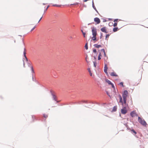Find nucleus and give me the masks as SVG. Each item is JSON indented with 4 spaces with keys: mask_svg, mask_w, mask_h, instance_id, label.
<instances>
[{
    "mask_svg": "<svg viewBox=\"0 0 148 148\" xmlns=\"http://www.w3.org/2000/svg\"><path fill=\"white\" fill-rule=\"evenodd\" d=\"M128 91L126 90H125L122 94V97L124 101L123 103V102L121 96L120 95H119V97L120 99L119 102L121 103L123 105V103L125 104H126V98L128 96Z\"/></svg>",
    "mask_w": 148,
    "mask_h": 148,
    "instance_id": "obj_1",
    "label": "nucleus"
},
{
    "mask_svg": "<svg viewBox=\"0 0 148 148\" xmlns=\"http://www.w3.org/2000/svg\"><path fill=\"white\" fill-rule=\"evenodd\" d=\"M138 120L140 123L144 126H146L147 123L144 119L141 118L140 117H138Z\"/></svg>",
    "mask_w": 148,
    "mask_h": 148,
    "instance_id": "obj_2",
    "label": "nucleus"
},
{
    "mask_svg": "<svg viewBox=\"0 0 148 148\" xmlns=\"http://www.w3.org/2000/svg\"><path fill=\"white\" fill-rule=\"evenodd\" d=\"M127 110L126 107H123L121 110V112L123 114H125L127 112Z\"/></svg>",
    "mask_w": 148,
    "mask_h": 148,
    "instance_id": "obj_3",
    "label": "nucleus"
},
{
    "mask_svg": "<svg viewBox=\"0 0 148 148\" xmlns=\"http://www.w3.org/2000/svg\"><path fill=\"white\" fill-rule=\"evenodd\" d=\"M130 115L132 117H134L135 116H138V115L136 114V111L134 110L131 112L130 113Z\"/></svg>",
    "mask_w": 148,
    "mask_h": 148,
    "instance_id": "obj_4",
    "label": "nucleus"
},
{
    "mask_svg": "<svg viewBox=\"0 0 148 148\" xmlns=\"http://www.w3.org/2000/svg\"><path fill=\"white\" fill-rule=\"evenodd\" d=\"M92 32L93 36H96L97 35V32L96 29L95 28H94V27H93L92 28Z\"/></svg>",
    "mask_w": 148,
    "mask_h": 148,
    "instance_id": "obj_5",
    "label": "nucleus"
},
{
    "mask_svg": "<svg viewBox=\"0 0 148 148\" xmlns=\"http://www.w3.org/2000/svg\"><path fill=\"white\" fill-rule=\"evenodd\" d=\"M106 81L108 84L111 85L112 87L113 88L114 90L115 89L114 86L113 84L108 79H106Z\"/></svg>",
    "mask_w": 148,
    "mask_h": 148,
    "instance_id": "obj_6",
    "label": "nucleus"
},
{
    "mask_svg": "<svg viewBox=\"0 0 148 148\" xmlns=\"http://www.w3.org/2000/svg\"><path fill=\"white\" fill-rule=\"evenodd\" d=\"M108 69V67L107 66V65L106 64H105L104 66V72L106 73L107 75H108V74L107 72Z\"/></svg>",
    "mask_w": 148,
    "mask_h": 148,
    "instance_id": "obj_7",
    "label": "nucleus"
},
{
    "mask_svg": "<svg viewBox=\"0 0 148 148\" xmlns=\"http://www.w3.org/2000/svg\"><path fill=\"white\" fill-rule=\"evenodd\" d=\"M94 21L95 22H96L97 24H99L100 22V19L97 17H96L94 18Z\"/></svg>",
    "mask_w": 148,
    "mask_h": 148,
    "instance_id": "obj_8",
    "label": "nucleus"
},
{
    "mask_svg": "<svg viewBox=\"0 0 148 148\" xmlns=\"http://www.w3.org/2000/svg\"><path fill=\"white\" fill-rule=\"evenodd\" d=\"M101 30L103 32H104L106 33H107L108 32H107L106 27H103L101 29Z\"/></svg>",
    "mask_w": 148,
    "mask_h": 148,
    "instance_id": "obj_9",
    "label": "nucleus"
},
{
    "mask_svg": "<svg viewBox=\"0 0 148 148\" xmlns=\"http://www.w3.org/2000/svg\"><path fill=\"white\" fill-rule=\"evenodd\" d=\"M110 75L112 76L118 77V75L114 72H112L111 73Z\"/></svg>",
    "mask_w": 148,
    "mask_h": 148,
    "instance_id": "obj_10",
    "label": "nucleus"
},
{
    "mask_svg": "<svg viewBox=\"0 0 148 148\" xmlns=\"http://www.w3.org/2000/svg\"><path fill=\"white\" fill-rule=\"evenodd\" d=\"M94 46L96 48H99L100 47H101L102 46L100 45H98V44H96L94 45Z\"/></svg>",
    "mask_w": 148,
    "mask_h": 148,
    "instance_id": "obj_11",
    "label": "nucleus"
},
{
    "mask_svg": "<svg viewBox=\"0 0 148 148\" xmlns=\"http://www.w3.org/2000/svg\"><path fill=\"white\" fill-rule=\"evenodd\" d=\"M23 54H24V56L26 59V61H28V59L26 56V49L25 48L24 49V51L23 52Z\"/></svg>",
    "mask_w": 148,
    "mask_h": 148,
    "instance_id": "obj_12",
    "label": "nucleus"
},
{
    "mask_svg": "<svg viewBox=\"0 0 148 148\" xmlns=\"http://www.w3.org/2000/svg\"><path fill=\"white\" fill-rule=\"evenodd\" d=\"M101 53H99V55H98V60H100L101 59Z\"/></svg>",
    "mask_w": 148,
    "mask_h": 148,
    "instance_id": "obj_13",
    "label": "nucleus"
},
{
    "mask_svg": "<svg viewBox=\"0 0 148 148\" xmlns=\"http://www.w3.org/2000/svg\"><path fill=\"white\" fill-rule=\"evenodd\" d=\"M92 7H93V8L98 13V12L97 11V10L96 8H95V5H94V3L93 2H92Z\"/></svg>",
    "mask_w": 148,
    "mask_h": 148,
    "instance_id": "obj_14",
    "label": "nucleus"
},
{
    "mask_svg": "<svg viewBox=\"0 0 148 148\" xmlns=\"http://www.w3.org/2000/svg\"><path fill=\"white\" fill-rule=\"evenodd\" d=\"M39 17H38V16H37L35 18H34V21L35 22L37 21L38 19H39Z\"/></svg>",
    "mask_w": 148,
    "mask_h": 148,
    "instance_id": "obj_15",
    "label": "nucleus"
},
{
    "mask_svg": "<svg viewBox=\"0 0 148 148\" xmlns=\"http://www.w3.org/2000/svg\"><path fill=\"white\" fill-rule=\"evenodd\" d=\"M117 109V107L116 106H115L113 108L112 111L114 112H115L116 110Z\"/></svg>",
    "mask_w": 148,
    "mask_h": 148,
    "instance_id": "obj_16",
    "label": "nucleus"
},
{
    "mask_svg": "<svg viewBox=\"0 0 148 148\" xmlns=\"http://www.w3.org/2000/svg\"><path fill=\"white\" fill-rule=\"evenodd\" d=\"M118 30V28L116 27H114L113 29V31L114 32H116Z\"/></svg>",
    "mask_w": 148,
    "mask_h": 148,
    "instance_id": "obj_17",
    "label": "nucleus"
},
{
    "mask_svg": "<svg viewBox=\"0 0 148 148\" xmlns=\"http://www.w3.org/2000/svg\"><path fill=\"white\" fill-rule=\"evenodd\" d=\"M92 39L93 40H96V36H93Z\"/></svg>",
    "mask_w": 148,
    "mask_h": 148,
    "instance_id": "obj_18",
    "label": "nucleus"
},
{
    "mask_svg": "<svg viewBox=\"0 0 148 148\" xmlns=\"http://www.w3.org/2000/svg\"><path fill=\"white\" fill-rule=\"evenodd\" d=\"M30 68H31V70H32V73H34V70L33 68V66H30Z\"/></svg>",
    "mask_w": 148,
    "mask_h": 148,
    "instance_id": "obj_19",
    "label": "nucleus"
},
{
    "mask_svg": "<svg viewBox=\"0 0 148 148\" xmlns=\"http://www.w3.org/2000/svg\"><path fill=\"white\" fill-rule=\"evenodd\" d=\"M110 36V35L109 34H107L106 36V40H108V38L109 37V36Z\"/></svg>",
    "mask_w": 148,
    "mask_h": 148,
    "instance_id": "obj_20",
    "label": "nucleus"
},
{
    "mask_svg": "<svg viewBox=\"0 0 148 148\" xmlns=\"http://www.w3.org/2000/svg\"><path fill=\"white\" fill-rule=\"evenodd\" d=\"M131 131L132 132V133L133 132V133H134L135 134H136V132L135 130H134L133 129L132 130H131Z\"/></svg>",
    "mask_w": 148,
    "mask_h": 148,
    "instance_id": "obj_21",
    "label": "nucleus"
},
{
    "mask_svg": "<svg viewBox=\"0 0 148 148\" xmlns=\"http://www.w3.org/2000/svg\"><path fill=\"white\" fill-rule=\"evenodd\" d=\"M119 85L122 86L123 87H124V86L123 85V83L122 82H120L119 84Z\"/></svg>",
    "mask_w": 148,
    "mask_h": 148,
    "instance_id": "obj_22",
    "label": "nucleus"
},
{
    "mask_svg": "<svg viewBox=\"0 0 148 148\" xmlns=\"http://www.w3.org/2000/svg\"><path fill=\"white\" fill-rule=\"evenodd\" d=\"M36 25H35L33 27V28L31 30H30V32H32L34 29L35 28H36Z\"/></svg>",
    "mask_w": 148,
    "mask_h": 148,
    "instance_id": "obj_23",
    "label": "nucleus"
},
{
    "mask_svg": "<svg viewBox=\"0 0 148 148\" xmlns=\"http://www.w3.org/2000/svg\"><path fill=\"white\" fill-rule=\"evenodd\" d=\"M85 47L86 49H88V46L87 43L86 44L85 46Z\"/></svg>",
    "mask_w": 148,
    "mask_h": 148,
    "instance_id": "obj_24",
    "label": "nucleus"
},
{
    "mask_svg": "<svg viewBox=\"0 0 148 148\" xmlns=\"http://www.w3.org/2000/svg\"><path fill=\"white\" fill-rule=\"evenodd\" d=\"M81 31L82 33V34H83V35L84 36V38L85 37V34H86L85 33L83 32L82 30Z\"/></svg>",
    "mask_w": 148,
    "mask_h": 148,
    "instance_id": "obj_25",
    "label": "nucleus"
},
{
    "mask_svg": "<svg viewBox=\"0 0 148 148\" xmlns=\"http://www.w3.org/2000/svg\"><path fill=\"white\" fill-rule=\"evenodd\" d=\"M53 6H56V7H60L61 5H57L56 4L53 5Z\"/></svg>",
    "mask_w": 148,
    "mask_h": 148,
    "instance_id": "obj_26",
    "label": "nucleus"
},
{
    "mask_svg": "<svg viewBox=\"0 0 148 148\" xmlns=\"http://www.w3.org/2000/svg\"><path fill=\"white\" fill-rule=\"evenodd\" d=\"M43 116L45 118H47L48 117V115L46 114H44Z\"/></svg>",
    "mask_w": 148,
    "mask_h": 148,
    "instance_id": "obj_27",
    "label": "nucleus"
},
{
    "mask_svg": "<svg viewBox=\"0 0 148 148\" xmlns=\"http://www.w3.org/2000/svg\"><path fill=\"white\" fill-rule=\"evenodd\" d=\"M93 52L95 53H97V50L96 49H94L93 50Z\"/></svg>",
    "mask_w": 148,
    "mask_h": 148,
    "instance_id": "obj_28",
    "label": "nucleus"
},
{
    "mask_svg": "<svg viewBox=\"0 0 148 148\" xmlns=\"http://www.w3.org/2000/svg\"><path fill=\"white\" fill-rule=\"evenodd\" d=\"M117 23H114V25H113V26H114V27H115L117 25Z\"/></svg>",
    "mask_w": 148,
    "mask_h": 148,
    "instance_id": "obj_29",
    "label": "nucleus"
},
{
    "mask_svg": "<svg viewBox=\"0 0 148 148\" xmlns=\"http://www.w3.org/2000/svg\"><path fill=\"white\" fill-rule=\"evenodd\" d=\"M118 20L120 21V20H119V19H114V22H117V21H118Z\"/></svg>",
    "mask_w": 148,
    "mask_h": 148,
    "instance_id": "obj_30",
    "label": "nucleus"
},
{
    "mask_svg": "<svg viewBox=\"0 0 148 148\" xmlns=\"http://www.w3.org/2000/svg\"><path fill=\"white\" fill-rule=\"evenodd\" d=\"M42 16L40 18L39 20L38 21V23H39V22L42 19Z\"/></svg>",
    "mask_w": 148,
    "mask_h": 148,
    "instance_id": "obj_31",
    "label": "nucleus"
},
{
    "mask_svg": "<svg viewBox=\"0 0 148 148\" xmlns=\"http://www.w3.org/2000/svg\"><path fill=\"white\" fill-rule=\"evenodd\" d=\"M53 97L54 100H56V96L54 95H53Z\"/></svg>",
    "mask_w": 148,
    "mask_h": 148,
    "instance_id": "obj_32",
    "label": "nucleus"
},
{
    "mask_svg": "<svg viewBox=\"0 0 148 148\" xmlns=\"http://www.w3.org/2000/svg\"><path fill=\"white\" fill-rule=\"evenodd\" d=\"M11 40H14V43H15V42H16L15 40L14 39V38H13L12 37L11 38Z\"/></svg>",
    "mask_w": 148,
    "mask_h": 148,
    "instance_id": "obj_33",
    "label": "nucleus"
},
{
    "mask_svg": "<svg viewBox=\"0 0 148 148\" xmlns=\"http://www.w3.org/2000/svg\"><path fill=\"white\" fill-rule=\"evenodd\" d=\"M101 51H103V52H105V51L104 50V49H102L101 50Z\"/></svg>",
    "mask_w": 148,
    "mask_h": 148,
    "instance_id": "obj_34",
    "label": "nucleus"
},
{
    "mask_svg": "<svg viewBox=\"0 0 148 148\" xmlns=\"http://www.w3.org/2000/svg\"><path fill=\"white\" fill-rule=\"evenodd\" d=\"M88 71H89V72L90 73V72H91V71H90V69H88Z\"/></svg>",
    "mask_w": 148,
    "mask_h": 148,
    "instance_id": "obj_35",
    "label": "nucleus"
},
{
    "mask_svg": "<svg viewBox=\"0 0 148 148\" xmlns=\"http://www.w3.org/2000/svg\"><path fill=\"white\" fill-rule=\"evenodd\" d=\"M78 4V3H74L73 5H77Z\"/></svg>",
    "mask_w": 148,
    "mask_h": 148,
    "instance_id": "obj_36",
    "label": "nucleus"
},
{
    "mask_svg": "<svg viewBox=\"0 0 148 148\" xmlns=\"http://www.w3.org/2000/svg\"><path fill=\"white\" fill-rule=\"evenodd\" d=\"M103 53H104V56H105V57H106V53H105V52H103Z\"/></svg>",
    "mask_w": 148,
    "mask_h": 148,
    "instance_id": "obj_37",
    "label": "nucleus"
},
{
    "mask_svg": "<svg viewBox=\"0 0 148 148\" xmlns=\"http://www.w3.org/2000/svg\"><path fill=\"white\" fill-rule=\"evenodd\" d=\"M94 66L95 67L96 66V63L94 62Z\"/></svg>",
    "mask_w": 148,
    "mask_h": 148,
    "instance_id": "obj_38",
    "label": "nucleus"
},
{
    "mask_svg": "<svg viewBox=\"0 0 148 148\" xmlns=\"http://www.w3.org/2000/svg\"><path fill=\"white\" fill-rule=\"evenodd\" d=\"M106 93H107V95H108L109 97H110V95H109V94H108V92L107 91V92H106Z\"/></svg>",
    "mask_w": 148,
    "mask_h": 148,
    "instance_id": "obj_39",
    "label": "nucleus"
},
{
    "mask_svg": "<svg viewBox=\"0 0 148 148\" xmlns=\"http://www.w3.org/2000/svg\"><path fill=\"white\" fill-rule=\"evenodd\" d=\"M70 39H73V37L72 36H70Z\"/></svg>",
    "mask_w": 148,
    "mask_h": 148,
    "instance_id": "obj_40",
    "label": "nucleus"
},
{
    "mask_svg": "<svg viewBox=\"0 0 148 148\" xmlns=\"http://www.w3.org/2000/svg\"><path fill=\"white\" fill-rule=\"evenodd\" d=\"M102 34H101V36H100V38H101L102 37Z\"/></svg>",
    "mask_w": 148,
    "mask_h": 148,
    "instance_id": "obj_41",
    "label": "nucleus"
},
{
    "mask_svg": "<svg viewBox=\"0 0 148 148\" xmlns=\"http://www.w3.org/2000/svg\"><path fill=\"white\" fill-rule=\"evenodd\" d=\"M49 6H48L47 7V8L46 9V10H47V9L48 8H49Z\"/></svg>",
    "mask_w": 148,
    "mask_h": 148,
    "instance_id": "obj_42",
    "label": "nucleus"
},
{
    "mask_svg": "<svg viewBox=\"0 0 148 148\" xmlns=\"http://www.w3.org/2000/svg\"><path fill=\"white\" fill-rule=\"evenodd\" d=\"M31 28V26L30 25L29 26V29H30Z\"/></svg>",
    "mask_w": 148,
    "mask_h": 148,
    "instance_id": "obj_43",
    "label": "nucleus"
},
{
    "mask_svg": "<svg viewBox=\"0 0 148 148\" xmlns=\"http://www.w3.org/2000/svg\"><path fill=\"white\" fill-rule=\"evenodd\" d=\"M23 66L24 67H25V64L24 63H23Z\"/></svg>",
    "mask_w": 148,
    "mask_h": 148,
    "instance_id": "obj_44",
    "label": "nucleus"
},
{
    "mask_svg": "<svg viewBox=\"0 0 148 148\" xmlns=\"http://www.w3.org/2000/svg\"><path fill=\"white\" fill-rule=\"evenodd\" d=\"M90 76H92V73H91V72H90Z\"/></svg>",
    "mask_w": 148,
    "mask_h": 148,
    "instance_id": "obj_45",
    "label": "nucleus"
},
{
    "mask_svg": "<svg viewBox=\"0 0 148 148\" xmlns=\"http://www.w3.org/2000/svg\"><path fill=\"white\" fill-rule=\"evenodd\" d=\"M86 61L87 62V58H86Z\"/></svg>",
    "mask_w": 148,
    "mask_h": 148,
    "instance_id": "obj_46",
    "label": "nucleus"
}]
</instances>
